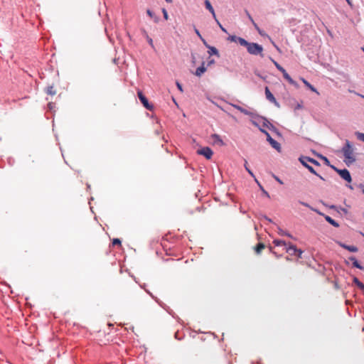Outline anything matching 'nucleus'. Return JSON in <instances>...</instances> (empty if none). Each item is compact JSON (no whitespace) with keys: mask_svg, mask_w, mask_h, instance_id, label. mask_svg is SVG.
<instances>
[{"mask_svg":"<svg viewBox=\"0 0 364 364\" xmlns=\"http://www.w3.org/2000/svg\"><path fill=\"white\" fill-rule=\"evenodd\" d=\"M299 161L301 162V164L304 166L306 167L311 173L317 176L318 177H319L320 179L323 180V181H325V179L321 176L319 175L318 173H317V172L315 171V169L312 167V166H309V164L308 163H311L316 166H320L321 164L318 161H317L316 160L314 159H311L309 156H301L299 158Z\"/></svg>","mask_w":364,"mask_h":364,"instance_id":"f257e3e1","label":"nucleus"},{"mask_svg":"<svg viewBox=\"0 0 364 364\" xmlns=\"http://www.w3.org/2000/svg\"><path fill=\"white\" fill-rule=\"evenodd\" d=\"M342 152L346 159V163H352L355 161V159L353 155V149L349 141L346 140L345 146L342 149Z\"/></svg>","mask_w":364,"mask_h":364,"instance_id":"f03ea898","label":"nucleus"},{"mask_svg":"<svg viewBox=\"0 0 364 364\" xmlns=\"http://www.w3.org/2000/svg\"><path fill=\"white\" fill-rule=\"evenodd\" d=\"M247 52L251 55H260L263 56L262 51L263 48L262 46L256 43H249L247 46L246 47Z\"/></svg>","mask_w":364,"mask_h":364,"instance_id":"7ed1b4c3","label":"nucleus"},{"mask_svg":"<svg viewBox=\"0 0 364 364\" xmlns=\"http://www.w3.org/2000/svg\"><path fill=\"white\" fill-rule=\"evenodd\" d=\"M260 130H261V132H262L263 133H264L266 134L267 139L270 143L272 146L273 148H274L276 150L280 151V149H281L280 144L279 142H277L276 140H274V139H272L267 132H266L265 130H264L262 129H260Z\"/></svg>","mask_w":364,"mask_h":364,"instance_id":"20e7f679","label":"nucleus"},{"mask_svg":"<svg viewBox=\"0 0 364 364\" xmlns=\"http://www.w3.org/2000/svg\"><path fill=\"white\" fill-rule=\"evenodd\" d=\"M137 95L144 107H146L149 110L153 109V106L149 104L147 98L144 95L141 91H139L137 92Z\"/></svg>","mask_w":364,"mask_h":364,"instance_id":"39448f33","label":"nucleus"},{"mask_svg":"<svg viewBox=\"0 0 364 364\" xmlns=\"http://www.w3.org/2000/svg\"><path fill=\"white\" fill-rule=\"evenodd\" d=\"M197 154L199 155L204 156L207 159H210L213 154V152L210 148L206 146L197 150Z\"/></svg>","mask_w":364,"mask_h":364,"instance_id":"423d86ee","label":"nucleus"},{"mask_svg":"<svg viewBox=\"0 0 364 364\" xmlns=\"http://www.w3.org/2000/svg\"><path fill=\"white\" fill-rule=\"evenodd\" d=\"M332 168L333 169H335L339 173L340 176L342 178H343L345 181H346L348 182L351 181L352 179H351L350 172L347 169L339 170V169L335 168L334 166H332Z\"/></svg>","mask_w":364,"mask_h":364,"instance_id":"0eeeda50","label":"nucleus"},{"mask_svg":"<svg viewBox=\"0 0 364 364\" xmlns=\"http://www.w3.org/2000/svg\"><path fill=\"white\" fill-rule=\"evenodd\" d=\"M265 95H266L267 99L269 101H270L271 102L274 103L277 107L279 106L278 102L277 101V100L275 99V97L272 94V92H270V90H269V88L267 87H265Z\"/></svg>","mask_w":364,"mask_h":364,"instance_id":"6e6552de","label":"nucleus"},{"mask_svg":"<svg viewBox=\"0 0 364 364\" xmlns=\"http://www.w3.org/2000/svg\"><path fill=\"white\" fill-rule=\"evenodd\" d=\"M211 139H212V141H213V144H215V145H218L219 146H222L224 145V142L223 141V139H221V137L217 134H213L211 135Z\"/></svg>","mask_w":364,"mask_h":364,"instance_id":"1a4fd4ad","label":"nucleus"},{"mask_svg":"<svg viewBox=\"0 0 364 364\" xmlns=\"http://www.w3.org/2000/svg\"><path fill=\"white\" fill-rule=\"evenodd\" d=\"M285 249H286V252L291 256L296 255V252L298 251V249L296 247V245H292V244L288 245V246Z\"/></svg>","mask_w":364,"mask_h":364,"instance_id":"9d476101","label":"nucleus"},{"mask_svg":"<svg viewBox=\"0 0 364 364\" xmlns=\"http://www.w3.org/2000/svg\"><path fill=\"white\" fill-rule=\"evenodd\" d=\"M205 71L206 68L205 67V63L203 62L202 65L196 69L195 75L198 77H200Z\"/></svg>","mask_w":364,"mask_h":364,"instance_id":"9b49d317","label":"nucleus"},{"mask_svg":"<svg viewBox=\"0 0 364 364\" xmlns=\"http://www.w3.org/2000/svg\"><path fill=\"white\" fill-rule=\"evenodd\" d=\"M205 8L212 14L213 18H216V15H215L214 9L212 6V5H211V4H210L209 0H205Z\"/></svg>","mask_w":364,"mask_h":364,"instance_id":"f8f14e48","label":"nucleus"},{"mask_svg":"<svg viewBox=\"0 0 364 364\" xmlns=\"http://www.w3.org/2000/svg\"><path fill=\"white\" fill-rule=\"evenodd\" d=\"M339 245H340V246H341L344 249L348 250V251H350L351 252H358V248L355 246L347 245H345V244H343V243H339Z\"/></svg>","mask_w":364,"mask_h":364,"instance_id":"ddd939ff","label":"nucleus"},{"mask_svg":"<svg viewBox=\"0 0 364 364\" xmlns=\"http://www.w3.org/2000/svg\"><path fill=\"white\" fill-rule=\"evenodd\" d=\"M324 218H325L327 222H328L333 226H334L336 228L339 227V224L336 221H335L333 219H332L330 216L325 215Z\"/></svg>","mask_w":364,"mask_h":364,"instance_id":"4468645a","label":"nucleus"},{"mask_svg":"<svg viewBox=\"0 0 364 364\" xmlns=\"http://www.w3.org/2000/svg\"><path fill=\"white\" fill-rule=\"evenodd\" d=\"M205 46L209 48L208 53L210 55H219L218 50H217L216 48L212 47V46H208L207 43H206Z\"/></svg>","mask_w":364,"mask_h":364,"instance_id":"2eb2a0df","label":"nucleus"},{"mask_svg":"<svg viewBox=\"0 0 364 364\" xmlns=\"http://www.w3.org/2000/svg\"><path fill=\"white\" fill-rule=\"evenodd\" d=\"M283 74L284 77L291 85H294L295 82L293 80V79L290 77V75L287 73V71L284 70V72H282Z\"/></svg>","mask_w":364,"mask_h":364,"instance_id":"dca6fc26","label":"nucleus"},{"mask_svg":"<svg viewBox=\"0 0 364 364\" xmlns=\"http://www.w3.org/2000/svg\"><path fill=\"white\" fill-rule=\"evenodd\" d=\"M349 259L353 262V267L360 269H363V267L358 263V260L354 257H350Z\"/></svg>","mask_w":364,"mask_h":364,"instance_id":"f3484780","label":"nucleus"},{"mask_svg":"<svg viewBox=\"0 0 364 364\" xmlns=\"http://www.w3.org/2000/svg\"><path fill=\"white\" fill-rule=\"evenodd\" d=\"M273 243L276 245V246H284V247H287L288 245L287 244V242L284 240H274L273 241Z\"/></svg>","mask_w":364,"mask_h":364,"instance_id":"a211bd4d","label":"nucleus"},{"mask_svg":"<svg viewBox=\"0 0 364 364\" xmlns=\"http://www.w3.org/2000/svg\"><path fill=\"white\" fill-rule=\"evenodd\" d=\"M264 247H265V246L263 243H259L255 247V250L257 254H259L262 252V250L264 249Z\"/></svg>","mask_w":364,"mask_h":364,"instance_id":"6ab92c4d","label":"nucleus"},{"mask_svg":"<svg viewBox=\"0 0 364 364\" xmlns=\"http://www.w3.org/2000/svg\"><path fill=\"white\" fill-rule=\"evenodd\" d=\"M237 43H238L240 45L245 46V47H247L249 43V42H247L245 39L240 38V37H238L237 38Z\"/></svg>","mask_w":364,"mask_h":364,"instance_id":"aec40b11","label":"nucleus"},{"mask_svg":"<svg viewBox=\"0 0 364 364\" xmlns=\"http://www.w3.org/2000/svg\"><path fill=\"white\" fill-rule=\"evenodd\" d=\"M46 93L48 95H55L56 94V91H55V90L53 86H48L46 88Z\"/></svg>","mask_w":364,"mask_h":364,"instance_id":"412c9836","label":"nucleus"},{"mask_svg":"<svg viewBox=\"0 0 364 364\" xmlns=\"http://www.w3.org/2000/svg\"><path fill=\"white\" fill-rule=\"evenodd\" d=\"M302 82H304V84L308 87L311 91L313 92H317L316 88L312 86L307 80H306L305 79H302Z\"/></svg>","mask_w":364,"mask_h":364,"instance_id":"4be33fe9","label":"nucleus"},{"mask_svg":"<svg viewBox=\"0 0 364 364\" xmlns=\"http://www.w3.org/2000/svg\"><path fill=\"white\" fill-rule=\"evenodd\" d=\"M146 14L151 17V18H153L154 19V21L155 22H158L159 21V18L157 16H155L154 14L149 9H147L146 11Z\"/></svg>","mask_w":364,"mask_h":364,"instance_id":"5701e85b","label":"nucleus"},{"mask_svg":"<svg viewBox=\"0 0 364 364\" xmlns=\"http://www.w3.org/2000/svg\"><path fill=\"white\" fill-rule=\"evenodd\" d=\"M353 281V283L356 284L358 288L363 287V284L361 282H360V280L357 277H354Z\"/></svg>","mask_w":364,"mask_h":364,"instance_id":"b1692460","label":"nucleus"},{"mask_svg":"<svg viewBox=\"0 0 364 364\" xmlns=\"http://www.w3.org/2000/svg\"><path fill=\"white\" fill-rule=\"evenodd\" d=\"M272 61L276 66V68L280 71V72H284V68H282L277 62H276L274 60L272 59Z\"/></svg>","mask_w":364,"mask_h":364,"instance_id":"393cba45","label":"nucleus"},{"mask_svg":"<svg viewBox=\"0 0 364 364\" xmlns=\"http://www.w3.org/2000/svg\"><path fill=\"white\" fill-rule=\"evenodd\" d=\"M256 182L257 183V184L259 185L260 189L262 191L264 195H265L267 197L269 198V193L263 188V187L260 185V183H259V181L255 179Z\"/></svg>","mask_w":364,"mask_h":364,"instance_id":"a878e982","label":"nucleus"},{"mask_svg":"<svg viewBox=\"0 0 364 364\" xmlns=\"http://www.w3.org/2000/svg\"><path fill=\"white\" fill-rule=\"evenodd\" d=\"M316 156H318L319 158L323 159L325 161L326 164H327V165L329 164V161H328V159L326 156H322L321 154H316Z\"/></svg>","mask_w":364,"mask_h":364,"instance_id":"bb28decb","label":"nucleus"},{"mask_svg":"<svg viewBox=\"0 0 364 364\" xmlns=\"http://www.w3.org/2000/svg\"><path fill=\"white\" fill-rule=\"evenodd\" d=\"M357 137L358 139L364 142V134L358 132L356 133Z\"/></svg>","mask_w":364,"mask_h":364,"instance_id":"cd10ccee","label":"nucleus"},{"mask_svg":"<svg viewBox=\"0 0 364 364\" xmlns=\"http://www.w3.org/2000/svg\"><path fill=\"white\" fill-rule=\"evenodd\" d=\"M112 245H121V240L118 238H114L112 240Z\"/></svg>","mask_w":364,"mask_h":364,"instance_id":"c85d7f7f","label":"nucleus"},{"mask_svg":"<svg viewBox=\"0 0 364 364\" xmlns=\"http://www.w3.org/2000/svg\"><path fill=\"white\" fill-rule=\"evenodd\" d=\"M279 234L281 235H287V236H288L289 237H291V235L289 233L284 231L283 230H279Z\"/></svg>","mask_w":364,"mask_h":364,"instance_id":"c756f323","label":"nucleus"},{"mask_svg":"<svg viewBox=\"0 0 364 364\" xmlns=\"http://www.w3.org/2000/svg\"><path fill=\"white\" fill-rule=\"evenodd\" d=\"M195 32H196V34L200 37V38L203 41V43H204L205 45H206V42H205V41L202 38V36H201V35H200V33L199 31H198V29H196H196H195Z\"/></svg>","mask_w":364,"mask_h":364,"instance_id":"7c9ffc66","label":"nucleus"},{"mask_svg":"<svg viewBox=\"0 0 364 364\" xmlns=\"http://www.w3.org/2000/svg\"><path fill=\"white\" fill-rule=\"evenodd\" d=\"M247 162L245 161V169L247 171V172L253 177H255L253 173L251 171V170H250V168L247 167Z\"/></svg>","mask_w":364,"mask_h":364,"instance_id":"2f4dec72","label":"nucleus"},{"mask_svg":"<svg viewBox=\"0 0 364 364\" xmlns=\"http://www.w3.org/2000/svg\"><path fill=\"white\" fill-rule=\"evenodd\" d=\"M302 254H303V251L300 249H298L296 256H297L298 258H301Z\"/></svg>","mask_w":364,"mask_h":364,"instance_id":"473e14b6","label":"nucleus"},{"mask_svg":"<svg viewBox=\"0 0 364 364\" xmlns=\"http://www.w3.org/2000/svg\"><path fill=\"white\" fill-rule=\"evenodd\" d=\"M162 12H163V14H164V18H165L166 20H167V19H168V13H167V11H166V10L165 9H163Z\"/></svg>","mask_w":364,"mask_h":364,"instance_id":"72a5a7b5","label":"nucleus"},{"mask_svg":"<svg viewBox=\"0 0 364 364\" xmlns=\"http://www.w3.org/2000/svg\"><path fill=\"white\" fill-rule=\"evenodd\" d=\"M215 19L216 20V21H217V23H218V26H220V29H221L223 32L227 33L226 29H225V28H224V27L220 24V22H219L216 18H215Z\"/></svg>","mask_w":364,"mask_h":364,"instance_id":"f704fd0d","label":"nucleus"},{"mask_svg":"<svg viewBox=\"0 0 364 364\" xmlns=\"http://www.w3.org/2000/svg\"><path fill=\"white\" fill-rule=\"evenodd\" d=\"M146 38H147V41H148L149 43L151 46H154V44H153V40H152L151 38H149L147 35H146Z\"/></svg>","mask_w":364,"mask_h":364,"instance_id":"c9c22d12","label":"nucleus"},{"mask_svg":"<svg viewBox=\"0 0 364 364\" xmlns=\"http://www.w3.org/2000/svg\"><path fill=\"white\" fill-rule=\"evenodd\" d=\"M254 26V27L255 28V29L257 31L259 30L260 28H259V26H257V24L255 22V21H252V23Z\"/></svg>","mask_w":364,"mask_h":364,"instance_id":"e433bc0d","label":"nucleus"},{"mask_svg":"<svg viewBox=\"0 0 364 364\" xmlns=\"http://www.w3.org/2000/svg\"><path fill=\"white\" fill-rule=\"evenodd\" d=\"M176 85H177V87L178 88V90L181 91V92H183V89H182V86L179 83V82H176Z\"/></svg>","mask_w":364,"mask_h":364,"instance_id":"4c0bfd02","label":"nucleus"},{"mask_svg":"<svg viewBox=\"0 0 364 364\" xmlns=\"http://www.w3.org/2000/svg\"><path fill=\"white\" fill-rule=\"evenodd\" d=\"M237 38H238V37L233 36H231V37H230V40H231L232 41L237 42Z\"/></svg>","mask_w":364,"mask_h":364,"instance_id":"58836bf2","label":"nucleus"},{"mask_svg":"<svg viewBox=\"0 0 364 364\" xmlns=\"http://www.w3.org/2000/svg\"><path fill=\"white\" fill-rule=\"evenodd\" d=\"M258 33L261 35V36H265L266 34L264 33V31H262V30H258L257 31Z\"/></svg>","mask_w":364,"mask_h":364,"instance_id":"ea45409f","label":"nucleus"},{"mask_svg":"<svg viewBox=\"0 0 364 364\" xmlns=\"http://www.w3.org/2000/svg\"><path fill=\"white\" fill-rule=\"evenodd\" d=\"M235 107L242 112H244V109L240 106H235Z\"/></svg>","mask_w":364,"mask_h":364,"instance_id":"a19ab883","label":"nucleus"},{"mask_svg":"<svg viewBox=\"0 0 364 364\" xmlns=\"http://www.w3.org/2000/svg\"><path fill=\"white\" fill-rule=\"evenodd\" d=\"M274 178L280 184H283V182L278 177L275 176Z\"/></svg>","mask_w":364,"mask_h":364,"instance_id":"79ce46f5","label":"nucleus"},{"mask_svg":"<svg viewBox=\"0 0 364 364\" xmlns=\"http://www.w3.org/2000/svg\"><path fill=\"white\" fill-rule=\"evenodd\" d=\"M247 16H248L249 19H250V20L251 21V22L252 23V21H254V20H253V18H252V16H250V14L248 12L247 13Z\"/></svg>","mask_w":364,"mask_h":364,"instance_id":"37998d69","label":"nucleus"},{"mask_svg":"<svg viewBox=\"0 0 364 364\" xmlns=\"http://www.w3.org/2000/svg\"><path fill=\"white\" fill-rule=\"evenodd\" d=\"M215 63V60H210L209 62H208V65H211V64H213Z\"/></svg>","mask_w":364,"mask_h":364,"instance_id":"c03bdc74","label":"nucleus"},{"mask_svg":"<svg viewBox=\"0 0 364 364\" xmlns=\"http://www.w3.org/2000/svg\"><path fill=\"white\" fill-rule=\"evenodd\" d=\"M301 203L303 205H304V206L309 207V205H308L307 203H303V202H301Z\"/></svg>","mask_w":364,"mask_h":364,"instance_id":"a18cd8bd","label":"nucleus"},{"mask_svg":"<svg viewBox=\"0 0 364 364\" xmlns=\"http://www.w3.org/2000/svg\"><path fill=\"white\" fill-rule=\"evenodd\" d=\"M272 43H273V45L274 46V47H276V48H277V49L279 50V48L277 46V45H275L273 42H272Z\"/></svg>","mask_w":364,"mask_h":364,"instance_id":"49530a36","label":"nucleus"},{"mask_svg":"<svg viewBox=\"0 0 364 364\" xmlns=\"http://www.w3.org/2000/svg\"><path fill=\"white\" fill-rule=\"evenodd\" d=\"M168 3L172 2V0H166Z\"/></svg>","mask_w":364,"mask_h":364,"instance_id":"de8ad7c7","label":"nucleus"},{"mask_svg":"<svg viewBox=\"0 0 364 364\" xmlns=\"http://www.w3.org/2000/svg\"><path fill=\"white\" fill-rule=\"evenodd\" d=\"M360 289H362L363 291H364V284H363V287H361Z\"/></svg>","mask_w":364,"mask_h":364,"instance_id":"09e8293b","label":"nucleus"},{"mask_svg":"<svg viewBox=\"0 0 364 364\" xmlns=\"http://www.w3.org/2000/svg\"><path fill=\"white\" fill-rule=\"evenodd\" d=\"M346 1H347L349 4H350V0H346Z\"/></svg>","mask_w":364,"mask_h":364,"instance_id":"8fccbe9b","label":"nucleus"},{"mask_svg":"<svg viewBox=\"0 0 364 364\" xmlns=\"http://www.w3.org/2000/svg\"><path fill=\"white\" fill-rule=\"evenodd\" d=\"M363 50L364 51V48H363Z\"/></svg>","mask_w":364,"mask_h":364,"instance_id":"3c124183","label":"nucleus"},{"mask_svg":"<svg viewBox=\"0 0 364 364\" xmlns=\"http://www.w3.org/2000/svg\"><path fill=\"white\" fill-rule=\"evenodd\" d=\"M362 97H363V98H364V96H363V95H362Z\"/></svg>","mask_w":364,"mask_h":364,"instance_id":"603ef678","label":"nucleus"},{"mask_svg":"<svg viewBox=\"0 0 364 364\" xmlns=\"http://www.w3.org/2000/svg\"><path fill=\"white\" fill-rule=\"evenodd\" d=\"M363 191V193H364V190Z\"/></svg>","mask_w":364,"mask_h":364,"instance_id":"864d4df0","label":"nucleus"}]
</instances>
